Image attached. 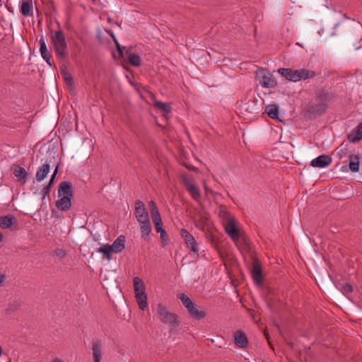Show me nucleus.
<instances>
[{"label":"nucleus","mask_w":362,"mask_h":362,"mask_svg":"<svg viewBox=\"0 0 362 362\" xmlns=\"http://www.w3.org/2000/svg\"><path fill=\"white\" fill-rule=\"evenodd\" d=\"M49 165L48 163H44L37 170L36 173V180L37 182L42 181L48 173L49 172Z\"/></svg>","instance_id":"6ab92c4d"},{"label":"nucleus","mask_w":362,"mask_h":362,"mask_svg":"<svg viewBox=\"0 0 362 362\" xmlns=\"http://www.w3.org/2000/svg\"><path fill=\"white\" fill-rule=\"evenodd\" d=\"M18 307H19V304L18 303H16L15 305H12L9 309L15 310V309H17Z\"/></svg>","instance_id":"a18cd8bd"},{"label":"nucleus","mask_w":362,"mask_h":362,"mask_svg":"<svg viewBox=\"0 0 362 362\" xmlns=\"http://www.w3.org/2000/svg\"><path fill=\"white\" fill-rule=\"evenodd\" d=\"M179 298L186 308L187 313L194 319L200 320L204 319L206 313L204 310H199L198 305L184 293L179 295Z\"/></svg>","instance_id":"20e7f679"},{"label":"nucleus","mask_w":362,"mask_h":362,"mask_svg":"<svg viewBox=\"0 0 362 362\" xmlns=\"http://www.w3.org/2000/svg\"><path fill=\"white\" fill-rule=\"evenodd\" d=\"M154 226H155V228H156V230L157 233L158 232H163L164 233V228H163V222H158V223H153Z\"/></svg>","instance_id":"4c0bfd02"},{"label":"nucleus","mask_w":362,"mask_h":362,"mask_svg":"<svg viewBox=\"0 0 362 362\" xmlns=\"http://www.w3.org/2000/svg\"><path fill=\"white\" fill-rule=\"evenodd\" d=\"M135 298L139 308L142 310L148 308L147 296L145 293V286L142 280L136 276L133 279Z\"/></svg>","instance_id":"39448f33"},{"label":"nucleus","mask_w":362,"mask_h":362,"mask_svg":"<svg viewBox=\"0 0 362 362\" xmlns=\"http://www.w3.org/2000/svg\"><path fill=\"white\" fill-rule=\"evenodd\" d=\"M135 216L139 223L149 221L146 209L144 203L140 200H136L135 202Z\"/></svg>","instance_id":"1a4fd4ad"},{"label":"nucleus","mask_w":362,"mask_h":362,"mask_svg":"<svg viewBox=\"0 0 362 362\" xmlns=\"http://www.w3.org/2000/svg\"><path fill=\"white\" fill-rule=\"evenodd\" d=\"M278 73L288 81L293 82L300 81L298 69L293 70L288 68H280L278 69Z\"/></svg>","instance_id":"9d476101"},{"label":"nucleus","mask_w":362,"mask_h":362,"mask_svg":"<svg viewBox=\"0 0 362 362\" xmlns=\"http://www.w3.org/2000/svg\"><path fill=\"white\" fill-rule=\"evenodd\" d=\"M317 98L320 103H327L332 98V95L328 90L321 88L317 90Z\"/></svg>","instance_id":"aec40b11"},{"label":"nucleus","mask_w":362,"mask_h":362,"mask_svg":"<svg viewBox=\"0 0 362 362\" xmlns=\"http://www.w3.org/2000/svg\"><path fill=\"white\" fill-rule=\"evenodd\" d=\"M265 112L270 118L274 119H279V107L277 105L272 104L267 105Z\"/></svg>","instance_id":"4be33fe9"},{"label":"nucleus","mask_w":362,"mask_h":362,"mask_svg":"<svg viewBox=\"0 0 362 362\" xmlns=\"http://www.w3.org/2000/svg\"><path fill=\"white\" fill-rule=\"evenodd\" d=\"M156 107H158L166 113H169L171 111V105L170 103H163L160 101H156L154 104Z\"/></svg>","instance_id":"7c9ffc66"},{"label":"nucleus","mask_w":362,"mask_h":362,"mask_svg":"<svg viewBox=\"0 0 362 362\" xmlns=\"http://www.w3.org/2000/svg\"><path fill=\"white\" fill-rule=\"evenodd\" d=\"M157 315L161 322L168 325L171 329L177 328L180 325L178 316L170 312L163 303H158L156 308Z\"/></svg>","instance_id":"7ed1b4c3"},{"label":"nucleus","mask_w":362,"mask_h":362,"mask_svg":"<svg viewBox=\"0 0 362 362\" xmlns=\"http://www.w3.org/2000/svg\"><path fill=\"white\" fill-rule=\"evenodd\" d=\"M188 192L189 193V194L191 195V197L195 200V201H199L200 199V197H201V194H200V191H199V189L192 185L191 186H189L188 188H187Z\"/></svg>","instance_id":"cd10ccee"},{"label":"nucleus","mask_w":362,"mask_h":362,"mask_svg":"<svg viewBox=\"0 0 362 362\" xmlns=\"http://www.w3.org/2000/svg\"><path fill=\"white\" fill-rule=\"evenodd\" d=\"M349 168L352 172H358L359 170V156L351 155L349 156Z\"/></svg>","instance_id":"393cba45"},{"label":"nucleus","mask_w":362,"mask_h":362,"mask_svg":"<svg viewBox=\"0 0 362 362\" xmlns=\"http://www.w3.org/2000/svg\"><path fill=\"white\" fill-rule=\"evenodd\" d=\"M344 289L346 292H352V286L349 284H346L344 287Z\"/></svg>","instance_id":"c03bdc74"},{"label":"nucleus","mask_w":362,"mask_h":362,"mask_svg":"<svg viewBox=\"0 0 362 362\" xmlns=\"http://www.w3.org/2000/svg\"><path fill=\"white\" fill-rule=\"evenodd\" d=\"M93 358L94 362H100L103 356L102 344L99 340L92 342Z\"/></svg>","instance_id":"4468645a"},{"label":"nucleus","mask_w":362,"mask_h":362,"mask_svg":"<svg viewBox=\"0 0 362 362\" xmlns=\"http://www.w3.org/2000/svg\"><path fill=\"white\" fill-rule=\"evenodd\" d=\"M140 230H141V235L144 239H146V238L149 235L151 232V226L150 223V220L140 223Z\"/></svg>","instance_id":"b1692460"},{"label":"nucleus","mask_w":362,"mask_h":362,"mask_svg":"<svg viewBox=\"0 0 362 362\" xmlns=\"http://www.w3.org/2000/svg\"><path fill=\"white\" fill-rule=\"evenodd\" d=\"M349 141L356 143L362 139V122L351 130L348 136Z\"/></svg>","instance_id":"f3484780"},{"label":"nucleus","mask_w":362,"mask_h":362,"mask_svg":"<svg viewBox=\"0 0 362 362\" xmlns=\"http://www.w3.org/2000/svg\"><path fill=\"white\" fill-rule=\"evenodd\" d=\"M57 194L59 199L56 202L57 208L60 211H68L71 206L74 195L71 184L67 181L61 182Z\"/></svg>","instance_id":"f257e3e1"},{"label":"nucleus","mask_w":362,"mask_h":362,"mask_svg":"<svg viewBox=\"0 0 362 362\" xmlns=\"http://www.w3.org/2000/svg\"><path fill=\"white\" fill-rule=\"evenodd\" d=\"M238 247H241L244 250H247L249 248V243L247 240L245 238V242L243 240H240L238 245H236Z\"/></svg>","instance_id":"c9c22d12"},{"label":"nucleus","mask_w":362,"mask_h":362,"mask_svg":"<svg viewBox=\"0 0 362 362\" xmlns=\"http://www.w3.org/2000/svg\"><path fill=\"white\" fill-rule=\"evenodd\" d=\"M40 45V52L42 58L50 66H52L51 58L52 55L49 52L47 45L45 43L44 37L42 36L39 40Z\"/></svg>","instance_id":"ddd939ff"},{"label":"nucleus","mask_w":362,"mask_h":362,"mask_svg":"<svg viewBox=\"0 0 362 362\" xmlns=\"http://www.w3.org/2000/svg\"><path fill=\"white\" fill-rule=\"evenodd\" d=\"M235 343L240 348L245 347L247 344V339L245 334L240 331L236 332L235 333Z\"/></svg>","instance_id":"412c9836"},{"label":"nucleus","mask_w":362,"mask_h":362,"mask_svg":"<svg viewBox=\"0 0 362 362\" xmlns=\"http://www.w3.org/2000/svg\"><path fill=\"white\" fill-rule=\"evenodd\" d=\"M2 352H3V351H2V348H1V346H0V356L2 354Z\"/></svg>","instance_id":"09e8293b"},{"label":"nucleus","mask_w":362,"mask_h":362,"mask_svg":"<svg viewBox=\"0 0 362 362\" xmlns=\"http://www.w3.org/2000/svg\"><path fill=\"white\" fill-rule=\"evenodd\" d=\"M6 278L7 277H6V274H0V286H2L4 285Z\"/></svg>","instance_id":"a19ab883"},{"label":"nucleus","mask_w":362,"mask_h":362,"mask_svg":"<svg viewBox=\"0 0 362 362\" xmlns=\"http://www.w3.org/2000/svg\"><path fill=\"white\" fill-rule=\"evenodd\" d=\"M158 233H160V239L161 240L165 243L166 241L165 240V236H166V233H165V230H164V233L163 232H158Z\"/></svg>","instance_id":"37998d69"},{"label":"nucleus","mask_w":362,"mask_h":362,"mask_svg":"<svg viewBox=\"0 0 362 362\" xmlns=\"http://www.w3.org/2000/svg\"><path fill=\"white\" fill-rule=\"evenodd\" d=\"M3 240V235L1 234V233L0 232V243Z\"/></svg>","instance_id":"de8ad7c7"},{"label":"nucleus","mask_w":362,"mask_h":362,"mask_svg":"<svg viewBox=\"0 0 362 362\" xmlns=\"http://www.w3.org/2000/svg\"><path fill=\"white\" fill-rule=\"evenodd\" d=\"M332 163V158L327 155H320L311 161V166L314 168H325Z\"/></svg>","instance_id":"9b49d317"},{"label":"nucleus","mask_w":362,"mask_h":362,"mask_svg":"<svg viewBox=\"0 0 362 362\" xmlns=\"http://www.w3.org/2000/svg\"><path fill=\"white\" fill-rule=\"evenodd\" d=\"M182 182L183 185H185V187H186V189L188 188L189 186H191L193 185L191 183V182L187 178V177H186L185 175H183L182 177Z\"/></svg>","instance_id":"58836bf2"},{"label":"nucleus","mask_w":362,"mask_h":362,"mask_svg":"<svg viewBox=\"0 0 362 362\" xmlns=\"http://www.w3.org/2000/svg\"><path fill=\"white\" fill-rule=\"evenodd\" d=\"M326 108H327V105H326V103H320V104L313 107L314 111L315 112H317V114H322L323 112H325Z\"/></svg>","instance_id":"72a5a7b5"},{"label":"nucleus","mask_w":362,"mask_h":362,"mask_svg":"<svg viewBox=\"0 0 362 362\" xmlns=\"http://www.w3.org/2000/svg\"><path fill=\"white\" fill-rule=\"evenodd\" d=\"M252 276L256 284H260L262 283V269L257 263H255L253 265Z\"/></svg>","instance_id":"5701e85b"},{"label":"nucleus","mask_w":362,"mask_h":362,"mask_svg":"<svg viewBox=\"0 0 362 362\" xmlns=\"http://www.w3.org/2000/svg\"><path fill=\"white\" fill-rule=\"evenodd\" d=\"M115 41L116 43V46H117V49L119 55V57H123V51H122L123 47L118 43V42L116 40H115Z\"/></svg>","instance_id":"ea45409f"},{"label":"nucleus","mask_w":362,"mask_h":362,"mask_svg":"<svg viewBox=\"0 0 362 362\" xmlns=\"http://www.w3.org/2000/svg\"><path fill=\"white\" fill-rule=\"evenodd\" d=\"M53 362H63L61 359L56 358L54 359Z\"/></svg>","instance_id":"49530a36"},{"label":"nucleus","mask_w":362,"mask_h":362,"mask_svg":"<svg viewBox=\"0 0 362 362\" xmlns=\"http://www.w3.org/2000/svg\"><path fill=\"white\" fill-rule=\"evenodd\" d=\"M225 230L230 237L235 245H238L239 240H243L245 242V237L243 235L235 225V221L233 218L229 217L224 224Z\"/></svg>","instance_id":"423d86ee"},{"label":"nucleus","mask_w":362,"mask_h":362,"mask_svg":"<svg viewBox=\"0 0 362 362\" xmlns=\"http://www.w3.org/2000/svg\"><path fill=\"white\" fill-rule=\"evenodd\" d=\"M300 81V80H306L309 78H313L315 76V71L306 69H298Z\"/></svg>","instance_id":"a878e982"},{"label":"nucleus","mask_w":362,"mask_h":362,"mask_svg":"<svg viewBox=\"0 0 362 362\" xmlns=\"http://www.w3.org/2000/svg\"><path fill=\"white\" fill-rule=\"evenodd\" d=\"M113 252L118 253L122 252L125 247V237L124 235H119L111 245Z\"/></svg>","instance_id":"a211bd4d"},{"label":"nucleus","mask_w":362,"mask_h":362,"mask_svg":"<svg viewBox=\"0 0 362 362\" xmlns=\"http://www.w3.org/2000/svg\"><path fill=\"white\" fill-rule=\"evenodd\" d=\"M50 40L56 56L60 59H64L67 54V43L63 32L51 30Z\"/></svg>","instance_id":"f03ea898"},{"label":"nucleus","mask_w":362,"mask_h":362,"mask_svg":"<svg viewBox=\"0 0 362 362\" xmlns=\"http://www.w3.org/2000/svg\"><path fill=\"white\" fill-rule=\"evenodd\" d=\"M262 87L267 88H274L277 83L274 77L269 73L264 74L259 81Z\"/></svg>","instance_id":"2eb2a0df"},{"label":"nucleus","mask_w":362,"mask_h":362,"mask_svg":"<svg viewBox=\"0 0 362 362\" xmlns=\"http://www.w3.org/2000/svg\"><path fill=\"white\" fill-rule=\"evenodd\" d=\"M151 214L159 212L156 203L153 201L149 202Z\"/></svg>","instance_id":"f704fd0d"},{"label":"nucleus","mask_w":362,"mask_h":362,"mask_svg":"<svg viewBox=\"0 0 362 362\" xmlns=\"http://www.w3.org/2000/svg\"><path fill=\"white\" fill-rule=\"evenodd\" d=\"M112 246L111 245L105 244L103 245L98 250V252L100 253H103L105 255V258L107 259H110V255L113 252Z\"/></svg>","instance_id":"c85d7f7f"},{"label":"nucleus","mask_w":362,"mask_h":362,"mask_svg":"<svg viewBox=\"0 0 362 362\" xmlns=\"http://www.w3.org/2000/svg\"><path fill=\"white\" fill-rule=\"evenodd\" d=\"M56 255L58 257L62 258V257H64L65 256V252L63 250H62V249H59V250H57L56 251Z\"/></svg>","instance_id":"79ce46f5"},{"label":"nucleus","mask_w":362,"mask_h":362,"mask_svg":"<svg viewBox=\"0 0 362 362\" xmlns=\"http://www.w3.org/2000/svg\"><path fill=\"white\" fill-rule=\"evenodd\" d=\"M62 74L66 84L69 86H72L74 82L73 78L65 68L62 70Z\"/></svg>","instance_id":"2f4dec72"},{"label":"nucleus","mask_w":362,"mask_h":362,"mask_svg":"<svg viewBox=\"0 0 362 362\" xmlns=\"http://www.w3.org/2000/svg\"><path fill=\"white\" fill-rule=\"evenodd\" d=\"M16 223V218L11 214L0 216V227L3 229L10 228Z\"/></svg>","instance_id":"dca6fc26"},{"label":"nucleus","mask_w":362,"mask_h":362,"mask_svg":"<svg viewBox=\"0 0 362 362\" xmlns=\"http://www.w3.org/2000/svg\"><path fill=\"white\" fill-rule=\"evenodd\" d=\"M240 107L243 111L250 114L258 113V100L255 97H252L248 100H245L241 102Z\"/></svg>","instance_id":"6e6552de"},{"label":"nucleus","mask_w":362,"mask_h":362,"mask_svg":"<svg viewBox=\"0 0 362 362\" xmlns=\"http://www.w3.org/2000/svg\"><path fill=\"white\" fill-rule=\"evenodd\" d=\"M20 11L25 17L32 16L33 14V0H21Z\"/></svg>","instance_id":"f8f14e48"},{"label":"nucleus","mask_w":362,"mask_h":362,"mask_svg":"<svg viewBox=\"0 0 362 362\" xmlns=\"http://www.w3.org/2000/svg\"><path fill=\"white\" fill-rule=\"evenodd\" d=\"M151 216L152 221H153V223L162 221V219H161L159 212L156 213V214H151Z\"/></svg>","instance_id":"e433bc0d"},{"label":"nucleus","mask_w":362,"mask_h":362,"mask_svg":"<svg viewBox=\"0 0 362 362\" xmlns=\"http://www.w3.org/2000/svg\"><path fill=\"white\" fill-rule=\"evenodd\" d=\"M57 170H58V169H57V168L55 169V170H54V173L52 174V177H51V179H50V180H49V182L48 185H47L44 188V194H45V195L48 194V193L49 192L50 187H51V186H52V184H53V182H54V178H55L56 175H57Z\"/></svg>","instance_id":"473e14b6"},{"label":"nucleus","mask_w":362,"mask_h":362,"mask_svg":"<svg viewBox=\"0 0 362 362\" xmlns=\"http://www.w3.org/2000/svg\"><path fill=\"white\" fill-rule=\"evenodd\" d=\"M13 174L16 177L18 178L19 182H22L23 183L25 182L26 171L23 168L20 166L16 167L13 171Z\"/></svg>","instance_id":"bb28decb"},{"label":"nucleus","mask_w":362,"mask_h":362,"mask_svg":"<svg viewBox=\"0 0 362 362\" xmlns=\"http://www.w3.org/2000/svg\"><path fill=\"white\" fill-rule=\"evenodd\" d=\"M128 61L134 66H139L141 65V58L137 54H129Z\"/></svg>","instance_id":"c756f323"},{"label":"nucleus","mask_w":362,"mask_h":362,"mask_svg":"<svg viewBox=\"0 0 362 362\" xmlns=\"http://www.w3.org/2000/svg\"><path fill=\"white\" fill-rule=\"evenodd\" d=\"M180 235L184 239L185 243L187 247L190 249L191 252L195 255H197L199 252V247L192 235H191L186 229L184 228L181 230Z\"/></svg>","instance_id":"0eeeda50"}]
</instances>
